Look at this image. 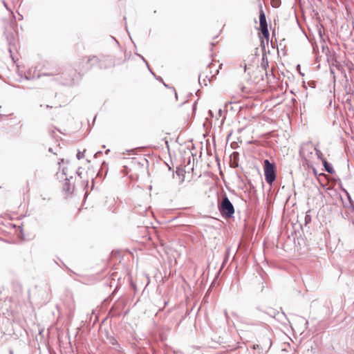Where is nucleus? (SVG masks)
Segmentation results:
<instances>
[{"instance_id":"1","label":"nucleus","mask_w":354,"mask_h":354,"mask_svg":"<svg viewBox=\"0 0 354 354\" xmlns=\"http://www.w3.org/2000/svg\"><path fill=\"white\" fill-rule=\"evenodd\" d=\"M94 66H97L100 69H106L114 66L115 63L109 55L84 57L80 59L75 69H77V74L82 76Z\"/></svg>"},{"instance_id":"2","label":"nucleus","mask_w":354,"mask_h":354,"mask_svg":"<svg viewBox=\"0 0 354 354\" xmlns=\"http://www.w3.org/2000/svg\"><path fill=\"white\" fill-rule=\"evenodd\" d=\"M42 76L53 77V80L58 84L73 86L77 84L82 79V75L77 74V69L69 68L62 71L60 69H56L55 72L42 73L38 75V77Z\"/></svg>"},{"instance_id":"3","label":"nucleus","mask_w":354,"mask_h":354,"mask_svg":"<svg viewBox=\"0 0 354 354\" xmlns=\"http://www.w3.org/2000/svg\"><path fill=\"white\" fill-rule=\"evenodd\" d=\"M187 162V165H183L180 162V165L176 166V176L174 178H178V183L181 184L185 182L187 178V176L189 175L191 171L194 169V165L191 164L190 156H187V158H183V163Z\"/></svg>"},{"instance_id":"4","label":"nucleus","mask_w":354,"mask_h":354,"mask_svg":"<svg viewBox=\"0 0 354 354\" xmlns=\"http://www.w3.org/2000/svg\"><path fill=\"white\" fill-rule=\"evenodd\" d=\"M323 155L318 145L314 144L312 141L303 143L299 149V155Z\"/></svg>"},{"instance_id":"5","label":"nucleus","mask_w":354,"mask_h":354,"mask_svg":"<svg viewBox=\"0 0 354 354\" xmlns=\"http://www.w3.org/2000/svg\"><path fill=\"white\" fill-rule=\"evenodd\" d=\"M276 166L274 162H270L268 160H264V176L266 182L271 185L275 180Z\"/></svg>"},{"instance_id":"6","label":"nucleus","mask_w":354,"mask_h":354,"mask_svg":"<svg viewBox=\"0 0 354 354\" xmlns=\"http://www.w3.org/2000/svg\"><path fill=\"white\" fill-rule=\"evenodd\" d=\"M218 209L221 214L226 217H231L234 213V206L227 196L223 198L218 204Z\"/></svg>"},{"instance_id":"7","label":"nucleus","mask_w":354,"mask_h":354,"mask_svg":"<svg viewBox=\"0 0 354 354\" xmlns=\"http://www.w3.org/2000/svg\"><path fill=\"white\" fill-rule=\"evenodd\" d=\"M59 165V170L62 171V174L65 177V180H68L69 178H72V174L75 170V167H73L71 164L68 163V160L62 158L60 162H58Z\"/></svg>"},{"instance_id":"8","label":"nucleus","mask_w":354,"mask_h":354,"mask_svg":"<svg viewBox=\"0 0 354 354\" xmlns=\"http://www.w3.org/2000/svg\"><path fill=\"white\" fill-rule=\"evenodd\" d=\"M126 153H131L132 155H138V153H143V155H153V152L151 151V149L147 147H138L130 149H125V151L121 152L122 155Z\"/></svg>"},{"instance_id":"9","label":"nucleus","mask_w":354,"mask_h":354,"mask_svg":"<svg viewBox=\"0 0 354 354\" xmlns=\"http://www.w3.org/2000/svg\"><path fill=\"white\" fill-rule=\"evenodd\" d=\"M330 62H328L330 64V73L333 75V77H335V71L333 67L336 68L337 70L341 71L343 69V66L342 64L337 60V58L335 56V54L330 55Z\"/></svg>"},{"instance_id":"10","label":"nucleus","mask_w":354,"mask_h":354,"mask_svg":"<svg viewBox=\"0 0 354 354\" xmlns=\"http://www.w3.org/2000/svg\"><path fill=\"white\" fill-rule=\"evenodd\" d=\"M264 147L258 144H252L251 147L249 149L251 152L257 155H268L270 153L263 151Z\"/></svg>"},{"instance_id":"11","label":"nucleus","mask_w":354,"mask_h":354,"mask_svg":"<svg viewBox=\"0 0 354 354\" xmlns=\"http://www.w3.org/2000/svg\"><path fill=\"white\" fill-rule=\"evenodd\" d=\"M259 26L261 28H268V24L266 21V16L263 10L262 6L259 5Z\"/></svg>"},{"instance_id":"12","label":"nucleus","mask_w":354,"mask_h":354,"mask_svg":"<svg viewBox=\"0 0 354 354\" xmlns=\"http://www.w3.org/2000/svg\"><path fill=\"white\" fill-rule=\"evenodd\" d=\"M261 66L266 71V74L268 75L267 68L269 67L266 53H262Z\"/></svg>"},{"instance_id":"13","label":"nucleus","mask_w":354,"mask_h":354,"mask_svg":"<svg viewBox=\"0 0 354 354\" xmlns=\"http://www.w3.org/2000/svg\"><path fill=\"white\" fill-rule=\"evenodd\" d=\"M261 32L259 35H261L264 40H266V44H268L270 32L268 28H261Z\"/></svg>"},{"instance_id":"14","label":"nucleus","mask_w":354,"mask_h":354,"mask_svg":"<svg viewBox=\"0 0 354 354\" xmlns=\"http://www.w3.org/2000/svg\"><path fill=\"white\" fill-rule=\"evenodd\" d=\"M325 170L330 173L333 174L334 173V169L331 164L328 163L326 160H322Z\"/></svg>"},{"instance_id":"15","label":"nucleus","mask_w":354,"mask_h":354,"mask_svg":"<svg viewBox=\"0 0 354 354\" xmlns=\"http://www.w3.org/2000/svg\"><path fill=\"white\" fill-rule=\"evenodd\" d=\"M260 40V46L261 48L262 53H266V46L268 45L266 44V40H264L261 35H259Z\"/></svg>"},{"instance_id":"16","label":"nucleus","mask_w":354,"mask_h":354,"mask_svg":"<svg viewBox=\"0 0 354 354\" xmlns=\"http://www.w3.org/2000/svg\"><path fill=\"white\" fill-rule=\"evenodd\" d=\"M322 52H323L324 53H325V54H326V57H327V61H328V62H330V58H329V57H330V55H332V54L330 53V50H329V48H328L327 46H324V45H323V46H322Z\"/></svg>"},{"instance_id":"17","label":"nucleus","mask_w":354,"mask_h":354,"mask_svg":"<svg viewBox=\"0 0 354 354\" xmlns=\"http://www.w3.org/2000/svg\"><path fill=\"white\" fill-rule=\"evenodd\" d=\"M344 91L345 94L346 95H348L351 94V85L348 84H346L344 86ZM352 94L353 95L354 94V91H352Z\"/></svg>"},{"instance_id":"18","label":"nucleus","mask_w":354,"mask_h":354,"mask_svg":"<svg viewBox=\"0 0 354 354\" xmlns=\"http://www.w3.org/2000/svg\"><path fill=\"white\" fill-rule=\"evenodd\" d=\"M201 77H202V74H199L198 75V83L201 86H203V84L204 86H207V79L208 80V81H209V79L208 77V75H205V78L203 79V82H201Z\"/></svg>"},{"instance_id":"19","label":"nucleus","mask_w":354,"mask_h":354,"mask_svg":"<svg viewBox=\"0 0 354 354\" xmlns=\"http://www.w3.org/2000/svg\"><path fill=\"white\" fill-rule=\"evenodd\" d=\"M229 157H230V162H231L232 167H238V163L236 161V158L238 156H229Z\"/></svg>"},{"instance_id":"20","label":"nucleus","mask_w":354,"mask_h":354,"mask_svg":"<svg viewBox=\"0 0 354 354\" xmlns=\"http://www.w3.org/2000/svg\"><path fill=\"white\" fill-rule=\"evenodd\" d=\"M346 103L348 106V110L351 111H354V109H353V106L352 105V100H351V97H348L346 100Z\"/></svg>"},{"instance_id":"21","label":"nucleus","mask_w":354,"mask_h":354,"mask_svg":"<svg viewBox=\"0 0 354 354\" xmlns=\"http://www.w3.org/2000/svg\"><path fill=\"white\" fill-rule=\"evenodd\" d=\"M135 54H136L138 57H139L142 59V61L144 63H145V64H146V66H147V67L148 70L151 69V68H150V66H149V65L148 62L146 60V59H145V58L142 55H140V54H139V53H136Z\"/></svg>"},{"instance_id":"22","label":"nucleus","mask_w":354,"mask_h":354,"mask_svg":"<svg viewBox=\"0 0 354 354\" xmlns=\"http://www.w3.org/2000/svg\"><path fill=\"white\" fill-rule=\"evenodd\" d=\"M163 84V86L167 88H171L172 89V91L174 92L175 93V97L176 99H178V95H177V93L176 91V89L174 88V87H172V86H170L169 84H166L165 82H163L162 83Z\"/></svg>"},{"instance_id":"23","label":"nucleus","mask_w":354,"mask_h":354,"mask_svg":"<svg viewBox=\"0 0 354 354\" xmlns=\"http://www.w3.org/2000/svg\"><path fill=\"white\" fill-rule=\"evenodd\" d=\"M149 71L153 75V77H155V79L156 80H158V82L162 83L164 81H163V79L160 77V76H158L156 75L151 69H149Z\"/></svg>"},{"instance_id":"24","label":"nucleus","mask_w":354,"mask_h":354,"mask_svg":"<svg viewBox=\"0 0 354 354\" xmlns=\"http://www.w3.org/2000/svg\"><path fill=\"white\" fill-rule=\"evenodd\" d=\"M316 85H317V83L315 81H309L308 82V86H309L312 88H315L316 87Z\"/></svg>"},{"instance_id":"25","label":"nucleus","mask_w":354,"mask_h":354,"mask_svg":"<svg viewBox=\"0 0 354 354\" xmlns=\"http://www.w3.org/2000/svg\"><path fill=\"white\" fill-rule=\"evenodd\" d=\"M344 192H345V193H346V196L348 197V199L350 203L351 204L352 203V199H351L348 192L347 191H346V190H344Z\"/></svg>"},{"instance_id":"26","label":"nucleus","mask_w":354,"mask_h":354,"mask_svg":"<svg viewBox=\"0 0 354 354\" xmlns=\"http://www.w3.org/2000/svg\"><path fill=\"white\" fill-rule=\"evenodd\" d=\"M48 151L49 153H53V155H57V152H54V151H53V148H52V147H48Z\"/></svg>"},{"instance_id":"27","label":"nucleus","mask_w":354,"mask_h":354,"mask_svg":"<svg viewBox=\"0 0 354 354\" xmlns=\"http://www.w3.org/2000/svg\"><path fill=\"white\" fill-rule=\"evenodd\" d=\"M86 153V149H84L83 151H81L80 150H77V152L76 153L77 156H79V155H84V153Z\"/></svg>"},{"instance_id":"28","label":"nucleus","mask_w":354,"mask_h":354,"mask_svg":"<svg viewBox=\"0 0 354 354\" xmlns=\"http://www.w3.org/2000/svg\"><path fill=\"white\" fill-rule=\"evenodd\" d=\"M68 186V183H66L65 185H64V189H66L68 192H69L70 191V188Z\"/></svg>"},{"instance_id":"29","label":"nucleus","mask_w":354,"mask_h":354,"mask_svg":"<svg viewBox=\"0 0 354 354\" xmlns=\"http://www.w3.org/2000/svg\"><path fill=\"white\" fill-rule=\"evenodd\" d=\"M218 115H219V116H221V115H222V114H223V110H222V109H221V108H220V109L218 110Z\"/></svg>"},{"instance_id":"30","label":"nucleus","mask_w":354,"mask_h":354,"mask_svg":"<svg viewBox=\"0 0 354 354\" xmlns=\"http://www.w3.org/2000/svg\"><path fill=\"white\" fill-rule=\"evenodd\" d=\"M102 151H95L93 155L95 156H97V155H102Z\"/></svg>"},{"instance_id":"31","label":"nucleus","mask_w":354,"mask_h":354,"mask_svg":"<svg viewBox=\"0 0 354 354\" xmlns=\"http://www.w3.org/2000/svg\"><path fill=\"white\" fill-rule=\"evenodd\" d=\"M169 158H172V156H169ZM174 160H177L178 158H180V159L183 158V156H173Z\"/></svg>"},{"instance_id":"32","label":"nucleus","mask_w":354,"mask_h":354,"mask_svg":"<svg viewBox=\"0 0 354 354\" xmlns=\"http://www.w3.org/2000/svg\"><path fill=\"white\" fill-rule=\"evenodd\" d=\"M192 108H193V111H196V102H195L193 104Z\"/></svg>"},{"instance_id":"33","label":"nucleus","mask_w":354,"mask_h":354,"mask_svg":"<svg viewBox=\"0 0 354 354\" xmlns=\"http://www.w3.org/2000/svg\"><path fill=\"white\" fill-rule=\"evenodd\" d=\"M236 146H237V143H236V142H232V143H231V147H232V148H236Z\"/></svg>"},{"instance_id":"34","label":"nucleus","mask_w":354,"mask_h":354,"mask_svg":"<svg viewBox=\"0 0 354 354\" xmlns=\"http://www.w3.org/2000/svg\"><path fill=\"white\" fill-rule=\"evenodd\" d=\"M230 155H233V156L239 155V153L238 151H233Z\"/></svg>"},{"instance_id":"35","label":"nucleus","mask_w":354,"mask_h":354,"mask_svg":"<svg viewBox=\"0 0 354 354\" xmlns=\"http://www.w3.org/2000/svg\"><path fill=\"white\" fill-rule=\"evenodd\" d=\"M3 3L4 6H5L7 9H8V4H7V3H6L5 1H3Z\"/></svg>"},{"instance_id":"36","label":"nucleus","mask_w":354,"mask_h":354,"mask_svg":"<svg viewBox=\"0 0 354 354\" xmlns=\"http://www.w3.org/2000/svg\"><path fill=\"white\" fill-rule=\"evenodd\" d=\"M25 79L27 80H30V77H29L28 75L25 74Z\"/></svg>"},{"instance_id":"37","label":"nucleus","mask_w":354,"mask_h":354,"mask_svg":"<svg viewBox=\"0 0 354 354\" xmlns=\"http://www.w3.org/2000/svg\"><path fill=\"white\" fill-rule=\"evenodd\" d=\"M6 38H7V40H8V43L10 44V39H9V35L7 33H6Z\"/></svg>"},{"instance_id":"38","label":"nucleus","mask_w":354,"mask_h":354,"mask_svg":"<svg viewBox=\"0 0 354 354\" xmlns=\"http://www.w3.org/2000/svg\"><path fill=\"white\" fill-rule=\"evenodd\" d=\"M259 347V346L258 344L253 346L254 349L258 348Z\"/></svg>"},{"instance_id":"39","label":"nucleus","mask_w":354,"mask_h":354,"mask_svg":"<svg viewBox=\"0 0 354 354\" xmlns=\"http://www.w3.org/2000/svg\"><path fill=\"white\" fill-rule=\"evenodd\" d=\"M209 114L211 117H213V113L211 110L209 111Z\"/></svg>"},{"instance_id":"40","label":"nucleus","mask_w":354,"mask_h":354,"mask_svg":"<svg viewBox=\"0 0 354 354\" xmlns=\"http://www.w3.org/2000/svg\"><path fill=\"white\" fill-rule=\"evenodd\" d=\"M247 68H248V66L246 64H245V65H244V71L245 72L246 71Z\"/></svg>"},{"instance_id":"41","label":"nucleus","mask_w":354,"mask_h":354,"mask_svg":"<svg viewBox=\"0 0 354 354\" xmlns=\"http://www.w3.org/2000/svg\"><path fill=\"white\" fill-rule=\"evenodd\" d=\"M225 317L227 319L228 315H227V313L226 310H225Z\"/></svg>"},{"instance_id":"42","label":"nucleus","mask_w":354,"mask_h":354,"mask_svg":"<svg viewBox=\"0 0 354 354\" xmlns=\"http://www.w3.org/2000/svg\"><path fill=\"white\" fill-rule=\"evenodd\" d=\"M83 157H84V156H76L77 160H80V158H83Z\"/></svg>"},{"instance_id":"43","label":"nucleus","mask_w":354,"mask_h":354,"mask_svg":"<svg viewBox=\"0 0 354 354\" xmlns=\"http://www.w3.org/2000/svg\"><path fill=\"white\" fill-rule=\"evenodd\" d=\"M109 152H110V149H107V150H106L105 153L108 154V153H109Z\"/></svg>"},{"instance_id":"44","label":"nucleus","mask_w":354,"mask_h":354,"mask_svg":"<svg viewBox=\"0 0 354 354\" xmlns=\"http://www.w3.org/2000/svg\"><path fill=\"white\" fill-rule=\"evenodd\" d=\"M351 208H352V209L354 211V205H353V204L351 203Z\"/></svg>"},{"instance_id":"45","label":"nucleus","mask_w":354,"mask_h":354,"mask_svg":"<svg viewBox=\"0 0 354 354\" xmlns=\"http://www.w3.org/2000/svg\"><path fill=\"white\" fill-rule=\"evenodd\" d=\"M211 46H212V48L215 46V44L212 42Z\"/></svg>"},{"instance_id":"46","label":"nucleus","mask_w":354,"mask_h":354,"mask_svg":"<svg viewBox=\"0 0 354 354\" xmlns=\"http://www.w3.org/2000/svg\"><path fill=\"white\" fill-rule=\"evenodd\" d=\"M313 172L316 174H317L316 169L315 168H313Z\"/></svg>"},{"instance_id":"47","label":"nucleus","mask_w":354,"mask_h":354,"mask_svg":"<svg viewBox=\"0 0 354 354\" xmlns=\"http://www.w3.org/2000/svg\"><path fill=\"white\" fill-rule=\"evenodd\" d=\"M212 65V63H209V64H208L207 67H210Z\"/></svg>"},{"instance_id":"48","label":"nucleus","mask_w":354,"mask_h":354,"mask_svg":"<svg viewBox=\"0 0 354 354\" xmlns=\"http://www.w3.org/2000/svg\"><path fill=\"white\" fill-rule=\"evenodd\" d=\"M297 69H298V68H300V65H299V64H298V65L297 66Z\"/></svg>"},{"instance_id":"49","label":"nucleus","mask_w":354,"mask_h":354,"mask_svg":"<svg viewBox=\"0 0 354 354\" xmlns=\"http://www.w3.org/2000/svg\"><path fill=\"white\" fill-rule=\"evenodd\" d=\"M216 160H217L218 162H219L218 157V156H216Z\"/></svg>"},{"instance_id":"50","label":"nucleus","mask_w":354,"mask_h":354,"mask_svg":"<svg viewBox=\"0 0 354 354\" xmlns=\"http://www.w3.org/2000/svg\"><path fill=\"white\" fill-rule=\"evenodd\" d=\"M173 161H174V160H173V159L171 158L172 167H174V163H173Z\"/></svg>"},{"instance_id":"51","label":"nucleus","mask_w":354,"mask_h":354,"mask_svg":"<svg viewBox=\"0 0 354 354\" xmlns=\"http://www.w3.org/2000/svg\"><path fill=\"white\" fill-rule=\"evenodd\" d=\"M126 29H127V32H128V34L129 35V30L127 29V27L126 26Z\"/></svg>"},{"instance_id":"52","label":"nucleus","mask_w":354,"mask_h":354,"mask_svg":"<svg viewBox=\"0 0 354 354\" xmlns=\"http://www.w3.org/2000/svg\"><path fill=\"white\" fill-rule=\"evenodd\" d=\"M52 106H49V105H46V108H51Z\"/></svg>"},{"instance_id":"53","label":"nucleus","mask_w":354,"mask_h":354,"mask_svg":"<svg viewBox=\"0 0 354 354\" xmlns=\"http://www.w3.org/2000/svg\"><path fill=\"white\" fill-rule=\"evenodd\" d=\"M19 19H23L22 15H20Z\"/></svg>"},{"instance_id":"54","label":"nucleus","mask_w":354,"mask_h":354,"mask_svg":"<svg viewBox=\"0 0 354 354\" xmlns=\"http://www.w3.org/2000/svg\"><path fill=\"white\" fill-rule=\"evenodd\" d=\"M305 219H306V221L309 220V218H307V216H306V217H305Z\"/></svg>"},{"instance_id":"55","label":"nucleus","mask_w":354,"mask_h":354,"mask_svg":"<svg viewBox=\"0 0 354 354\" xmlns=\"http://www.w3.org/2000/svg\"><path fill=\"white\" fill-rule=\"evenodd\" d=\"M305 219H306V221L309 220V218H307V216H306V217H305Z\"/></svg>"},{"instance_id":"56","label":"nucleus","mask_w":354,"mask_h":354,"mask_svg":"<svg viewBox=\"0 0 354 354\" xmlns=\"http://www.w3.org/2000/svg\"><path fill=\"white\" fill-rule=\"evenodd\" d=\"M1 108V106H0V109ZM0 116H2L1 114H0Z\"/></svg>"}]
</instances>
